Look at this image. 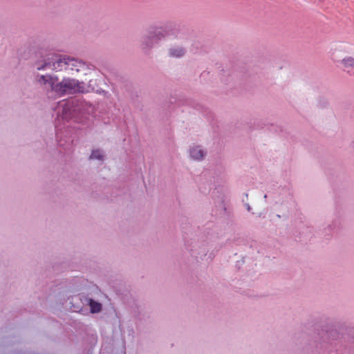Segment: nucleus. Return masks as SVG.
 <instances>
[{
  "label": "nucleus",
  "mask_w": 354,
  "mask_h": 354,
  "mask_svg": "<svg viewBox=\"0 0 354 354\" xmlns=\"http://www.w3.org/2000/svg\"><path fill=\"white\" fill-rule=\"evenodd\" d=\"M38 82L50 87L52 91L59 95L83 91V86L73 79L64 78L62 82H58L57 77L41 75L38 79Z\"/></svg>",
  "instance_id": "f257e3e1"
},
{
  "label": "nucleus",
  "mask_w": 354,
  "mask_h": 354,
  "mask_svg": "<svg viewBox=\"0 0 354 354\" xmlns=\"http://www.w3.org/2000/svg\"><path fill=\"white\" fill-rule=\"evenodd\" d=\"M89 306L92 313H99L102 309L101 304L93 299H89Z\"/></svg>",
  "instance_id": "0eeeda50"
},
{
  "label": "nucleus",
  "mask_w": 354,
  "mask_h": 354,
  "mask_svg": "<svg viewBox=\"0 0 354 354\" xmlns=\"http://www.w3.org/2000/svg\"><path fill=\"white\" fill-rule=\"evenodd\" d=\"M86 70V64L82 61L75 59L74 58H68V71L72 73L74 72H84Z\"/></svg>",
  "instance_id": "7ed1b4c3"
},
{
  "label": "nucleus",
  "mask_w": 354,
  "mask_h": 354,
  "mask_svg": "<svg viewBox=\"0 0 354 354\" xmlns=\"http://www.w3.org/2000/svg\"><path fill=\"white\" fill-rule=\"evenodd\" d=\"M342 64L345 70L348 73L354 74V58L352 57H346L342 59Z\"/></svg>",
  "instance_id": "20e7f679"
},
{
  "label": "nucleus",
  "mask_w": 354,
  "mask_h": 354,
  "mask_svg": "<svg viewBox=\"0 0 354 354\" xmlns=\"http://www.w3.org/2000/svg\"><path fill=\"white\" fill-rule=\"evenodd\" d=\"M190 156L194 160H201L204 156L203 151L198 147H194L190 150Z\"/></svg>",
  "instance_id": "39448f33"
},
{
  "label": "nucleus",
  "mask_w": 354,
  "mask_h": 354,
  "mask_svg": "<svg viewBox=\"0 0 354 354\" xmlns=\"http://www.w3.org/2000/svg\"><path fill=\"white\" fill-rule=\"evenodd\" d=\"M68 57H61L57 55H51L44 61V64L37 65V70L49 68L56 71H68Z\"/></svg>",
  "instance_id": "f03ea898"
},
{
  "label": "nucleus",
  "mask_w": 354,
  "mask_h": 354,
  "mask_svg": "<svg viewBox=\"0 0 354 354\" xmlns=\"http://www.w3.org/2000/svg\"><path fill=\"white\" fill-rule=\"evenodd\" d=\"M169 54L173 57H180L184 55V50L182 48L170 49Z\"/></svg>",
  "instance_id": "6e6552de"
},
{
  "label": "nucleus",
  "mask_w": 354,
  "mask_h": 354,
  "mask_svg": "<svg viewBox=\"0 0 354 354\" xmlns=\"http://www.w3.org/2000/svg\"><path fill=\"white\" fill-rule=\"evenodd\" d=\"M103 155L101 151L100 150H94L92 151L90 158L91 159H97V160H102Z\"/></svg>",
  "instance_id": "1a4fd4ad"
},
{
  "label": "nucleus",
  "mask_w": 354,
  "mask_h": 354,
  "mask_svg": "<svg viewBox=\"0 0 354 354\" xmlns=\"http://www.w3.org/2000/svg\"><path fill=\"white\" fill-rule=\"evenodd\" d=\"M163 32L164 30L162 28H156L153 34L151 33L149 39L152 41H156L158 39L164 37Z\"/></svg>",
  "instance_id": "423d86ee"
}]
</instances>
